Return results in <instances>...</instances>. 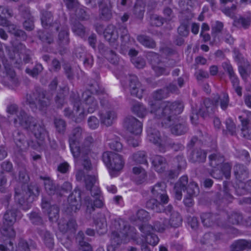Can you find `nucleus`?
<instances>
[{"label": "nucleus", "mask_w": 251, "mask_h": 251, "mask_svg": "<svg viewBox=\"0 0 251 251\" xmlns=\"http://www.w3.org/2000/svg\"><path fill=\"white\" fill-rule=\"evenodd\" d=\"M38 232L41 236L46 246L49 248H52L54 245L53 238L52 234L44 228L38 229Z\"/></svg>", "instance_id": "obj_32"}, {"label": "nucleus", "mask_w": 251, "mask_h": 251, "mask_svg": "<svg viewBox=\"0 0 251 251\" xmlns=\"http://www.w3.org/2000/svg\"><path fill=\"white\" fill-rule=\"evenodd\" d=\"M151 164L154 170L158 173H163L167 167L166 159L160 155H155L151 158Z\"/></svg>", "instance_id": "obj_24"}, {"label": "nucleus", "mask_w": 251, "mask_h": 251, "mask_svg": "<svg viewBox=\"0 0 251 251\" xmlns=\"http://www.w3.org/2000/svg\"><path fill=\"white\" fill-rule=\"evenodd\" d=\"M209 165L213 168H218L225 161L223 155L218 152L213 153L209 156Z\"/></svg>", "instance_id": "obj_34"}, {"label": "nucleus", "mask_w": 251, "mask_h": 251, "mask_svg": "<svg viewBox=\"0 0 251 251\" xmlns=\"http://www.w3.org/2000/svg\"><path fill=\"white\" fill-rule=\"evenodd\" d=\"M112 17L111 10L107 6H103L100 8V17L105 20H109Z\"/></svg>", "instance_id": "obj_59"}, {"label": "nucleus", "mask_w": 251, "mask_h": 251, "mask_svg": "<svg viewBox=\"0 0 251 251\" xmlns=\"http://www.w3.org/2000/svg\"><path fill=\"white\" fill-rule=\"evenodd\" d=\"M79 98L74 99V110L73 111L69 108L64 110V115L69 117H76V122H80L85 117V113L84 108H80Z\"/></svg>", "instance_id": "obj_17"}, {"label": "nucleus", "mask_w": 251, "mask_h": 251, "mask_svg": "<svg viewBox=\"0 0 251 251\" xmlns=\"http://www.w3.org/2000/svg\"><path fill=\"white\" fill-rule=\"evenodd\" d=\"M54 124L56 129L58 133H64L66 127V124L64 120L59 118H55L54 120Z\"/></svg>", "instance_id": "obj_53"}, {"label": "nucleus", "mask_w": 251, "mask_h": 251, "mask_svg": "<svg viewBox=\"0 0 251 251\" xmlns=\"http://www.w3.org/2000/svg\"><path fill=\"white\" fill-rule=\"evenodd\" d=\"M234 174L236 178L240 181L246 180L248 177V172L243 165L238 164L234 167Z\"/></svg>", "instance_id": "obj_33"}, {"label": "nucleus", "mask_w": 251, "mask_h": 251, "mask_svg": "<svg viewBox=\"0 0 251 251\" xmlns=\"http://www.w3.org/2000/svg\"><path fill=\"white\" fill-rule=\"evenodd\" d=\"M109 141L108 145L111 149L117 151H120L122 150L123 145L118 137H114L113 139H109Z\"/></svg>", "instance_id": "obj_50"}, {"label": "nucleus", "mask_w": 251, "mask_h": 251, "mask_svg": "<svg viewBox=\"0 0 251 251\" xmlns=\"http://www.w3.org/2000/svg\"><path fill=\"white\" fill-rule=\"evenodd\" d=\"M113 225L117 231L112 232L111 245L115 248L122 242L126 243L130 239L135 238V228L129 226L127 222L122 220H115Z\"/></svg>", "instance_id": "obj_2"}, {"label": "nucleus", "mask_w": 251, "mask_h": 251, "mask_svg": "<svg viewBox=\"0 0 251 251\" xmlns=\"http://www.w3.org/2000/svg\"><path fill=\"white\" fill-rule=\"evenodd\" d=\"M239 119L242 123V127L241 132L243 136L248 139H251V127L248 121L242 119V116H240Z\"/></svg>", "instance_id": "obj_41"}, {"label": "nucleus", "mask_w": 251, "mask_h": 251, "mask_svg": "<svg viewBox=\"0 0 251 251\" xmlns=\"http://www.w3.org/2000/svg\"><path fill=\"white\" fill-rule=\"evenodd\" d=\"M132 112L139 118H144L148 113L146 108L141 103L135 101L132 105Z\"/></svg>", "instance_id": "obj_31"}, {"label": "nucleus", "mask_w": 251, "mask_h": 251, "mask_svg": "<svg viewBox=\"0 0 251 251\" xmlns=\"http://www.w3.org/2000/svg\"><path fill=\"white\" fill-rule=\"evenodd\" d=\"M45 182V188L46 191L49 195L54 194L55 193H59V187L58 186L56 187L54 184L52 180H50V178H47L44 179Z\"/></svg>", "instance_id": "obj_43"}, {"label": "nucleus", "mask_w": 251, "mask_h": 251, "mask_svg": "<svg viewBox=\"0 0 251 251\" xmlns=\"http://www.w3.org/2000/svg\"><path fill=\"white\" fill-rule=\"evenodd\" d=\"M224 25L219 21H216L214 22L211 25V35L214 38L220 33H222Z\"/></svg>", "instance_id": "obj_47"}, {"label": "nucleus", "mask_w": 251, "mask_h": 251, "mask_svg": "<svg viewBox=\"0 0 251 251\" xmlns=\"http://www.w3.org/2000/svg\"><path fill=\"white\" fill-rule=\"evenodd\" d=\"M124 126L128 131L136 135L141 134L142 131V123L133 116L125 118Z\"/></svg>", "instance_id": "obj_16"}, {"label": "nucleus", "mask_w": 251, "mask_h": 251, "mask_svg": "<svg viewBox=\"0 0 251 251\" xmlns=\"http://www.w3.org/2000/svg\"><path fill=\"white\" fill-rule=\"evenodd\" d=\"M242 216L240 214L234 213L231 214L228 218V221L233 225H237L242 220Z\"/></svg>", "instance_id": "obj_63"}, {"label": "nucleus", "mask_w": 251, "mask_h": 251, "mask_svg": "<svg viewBox=\"0 0 251 251\" xmlns=\"http://www.w3.org/2000/svg\"><path fill=\"white\" fill-rule=\"evenodd\" d=\"M166 185L164 182H158L151 188L152 197L158 199L162 203H167L169 197L166 194Z\"/></svg>", "instance_id": "obj_18"}, {"label": "nucleus", "mask_w": 251, "mask_h": 251, "mask_svg": "<svg viewBox=\"0 0 251 251\" xmlns=\"http://www.w3.org/2000/svg\"><path fill=\"white\" fill-rule=\"evenodd\" d=\"M201 222L204 226L210 227L214 224L215 216L211 213H203L201 215Z\"/></svg>", "instance_id": "obj_44"}, {"label": "nucleus", "mask_w": 251, "mask_h": 251, "mask_svg": "<svg viewBox=\"0 0 251 251\" xmlns=\"http://www.w3.org/2000/svg\"><path fill=\"white\" fill-rule=\"evenodd\" d=\"M42 207L48 211V214L50 221L53 222L57 220L59 217V208L56 205H50L49 201L45 198L42 199Z\"/></svg>", "instance_id": "obj_22"}, {"label": "nucleus", "mask_w": 251, "mask_h": 251, "mask_svg": "<svg viewBox=\"0 0 251 251\" xmlns=\"http://www.w3.org/2000/svg\"><path fill=\"white\" fill-rule=\"evenodd\" d=\"M147 57L150 62L152 69L157 75H167L169 74L170 70L167 68L163 62L161 61L158 54L154 52H150L148 53Z\"/></svg>", "instance_id": "obj_13"}, {"label": "nucleus", "mask_w": 251, "mask_h": 251, "mask_svg": "<svg viewBox=\"0 0 251 251\" xmlns=\"http://www.w3.org/2000/svg\"><path fill=\"white\" fill-rule=\"evenodd\" d=\"M101 122L107 126H111L117 118V114L113 110H103L100 113Z\"/></svg>", "instance_id": "obj_23"}, {"label": "nucleus", "mask_w": 251, "mask_h": 251, "mask_svg": "<svg viewBox=\"0 0 251 251\" xmlns=\"http://www.w3.org/2000/svg\"><path fill=\"white\" fill-rule=\"evenodd\" d=\"M239 72L243 79H246L248 75V73L251 71V67L249 64L246 66H240L239 67Z\"/></svg>", "instance_id": "obj_62"}, {"label": "nucleus", "mask_w": 251, "mask_h": 251, "mask_svg": "<svg viewBox=\"0 0 251 251\" xmlns=\"http://www.w3.org/2000/svg\"><path fill=\"white\" fill-rule=\"evenodd\" d=\"M15 126H20L30 130L37 139L43 140L46 134L44 126L37 123V121L25 111H20L14 120Z\"/></svg>", "instance_id": "obj_3"}, {"label": "nucleus", "mask_w": 251, "mask_h": 251, "mask_svg": "<svg viewBox=\"0 0 251 251\" xmlns=\"http://www.w3.org/2000/svg\"><path fill=\"white\" fill-rule=\"evenodd\" d=\"M182 219L177 212L173 211L171 214L169 222H168L169 226L176 227L180 226L182 223Z\"/></svg>", "instance_id": "obj_40"}, {"label": "nucleus", "mask_w": 251, "mask_h": 251, "mask_svg": "<svg viewBox=\"0 0 251 251\" xmlns=\"http://www.w3.org/2000/svg\"><path fill=\"white\" fill-rule=\"evenodd\" d=\"M59 44L61 46L67 45L69 43L68 29L66 25H63L59 32Z\"/></svg>", "instance_id": "obj_39"}, {"label": "nucleus", "mask_w": 251, "mask_h": 251, "mask_svg": "<svg viewBox=\"0 0 251 251\" xmlns=\"http://www.w3.org/2000/svg\"><path fill=\"white\" fill-rule=\"evenodd\" d=\"M39 193V187L36 183H31L27 188L25 185H22L15 188V199L23 209L26 210Z\"/></svg>", "instance_id": "obj_4"}, {"label": "nucleus", "mask_w": 251, "mask_h": 251, "mask_svg": "<svg viewBox=\"0 0 251 251\" xmlns=\"http://www.w3.org/2000/svg\"><path fill=\"white\" fill-rule=\"evenodd\" d=\"M169 227L168 221L166 220L160 219V221H155L153 225V230L158 232H163L167 227Z\"/></svg>", "instance_id": "obj_52"}, {"label": "nucleus", "mask_w": 251, "mask_h": 251, "mask_svg": "<svg viewBox=\"0 0 251 251\" xmlns=\"http://www.w3.org/2000/svg\"><path fill=\"white\" fill-rule=\"evenodd\" d=\"M206 153L201 149L194 151L192 154L191 159L193 162H203L205 161Z\"/></svg>", "instance_id": "obj_37"}, {"label": "nucleus", "mask_w": 251, "mask_h": 251, "mask_svg": "<svg viewBox=\"0 0 251 251\" xmlns=\"http://www.w3.org/2000/svg\"><path fill=\"white\" fill-rule=\"evenodd\" d=\"M6 27L9 33L14 35L15 36L21 37L23 39L26 38L25 32L19 29L16 25L11 23L10 21Z\"/></svg>", "instance_id": "obj_38"}, {"label": "nucleus", "mask_w": 251, "mask_h": 251, "mask_svg": "<svg viewBox=\"0 0 251 251\" xmlns=\"http://www.w3.org/2000/svg\"><path fill=\"white\" fill-rule=\"evenodd\" d=\"M85 134V131L80 126L75 127L71 131L69 137L70 147L74 158H77L80 156L82 152L80 151V148L77 146L80 140Z\"/></svg>", "instance_id": "obj_10"}, {"label": "nucleus", "mask_w": 251, "mask_h": 251, "mask_svg": "<svg viewBox=\"0 0 251 251\" xmlns=\"http://www.w3.org/2000/svg\"><path fill=\"white\" fill-rule=\"evenodd\" d=\"M43 70V67L41 64H37L32 70L26 69L25 72L33 77L37 76Z\"/></svg>", "instance_id": "obj_60"}, {"label": "nucleus", "mask_w": 251, "mask_h": 251, "mask_svg": "<svg viewBox=\"0 0 251 251\" xmlns=\"http://www.w3.org/2000/svg\"><path fill=\"white\" fill-rule=\"evenodd\" d=\"M73 31L77 35L82 37L85 35V30L83 25L79 22H75L72 25Z\"/></svg>", "instance_id": "obj_54"}, {"label": "nucleus", "mask_w": 251, "mask_h": 251, "mask_svg": "<svg viewBox=\"0 0 251 251\" xmlns=\"http://www.w3.org/2000/svg\"><path fill=\"white\" fill-rule=\"evenodd\" d=\"M150 126L149 123L147 128L148 139L156 145L160 151L165 152L167 148L171 144L170 139L166 136H161L159 132L156 129Z\"/></svg>", "instance_id": "obj_8"}, {"label": "nucleus", "mask_w": 251, "mask_h": 251, "mask_svg": "<svg viewBox=\"0 0 251 251\" xmlns=\"http://www.w3.org/2000/svg\"><path fill=\"white\" fill-rule=\"evenodd\" d=\"M158 199L153 198L149 200L147 202V207L148 208L153 210L156 212H161L164 209V203H162L161 201L159 202L158 201Z\"/></svg>", "instance_id": "obj_36"}, {"label": "nucleus", "mask_w": 251, "mask_h": 251, "mask_svg": "<svg viewBox=\"0 0 251 251\" xmlns=\"http://www.w3.org/2000/svg\"><path fill=\"white\" fill-rule=\"evenodd\" d=\"M246 249H251V241L245 239L238 240L231 246V251H242Z\"/></svg>", "instance_id": "obj_30"}, {"label": "nucleus", "mask_w": 251, "mask_h": 251, "mask_svg": "<svg viewBox=\"0 0 251 251\" xmlns=\"http://www.w3.org/2000/svg\"><path fill=\"white\" fill-rule=\"evenodd\" d=\"M105 39L109 43L114 49H117L118 45L117 43L119 37L118 32L113 25H109L103 32Z\"/></svg>", "instance_id": "obj_20"}, {"label": "nucleus", "mask_w": 251, "mask_h": 251, "mask_svg": "<svg viewBox=\"0 0 251 251\" xmlns=\"http://www.w3.org/2000/svg\"><path fill=\"white\" fill-rule=\"evenodd\" d=\"M134 179L138 184H142L146 180L147 176L146 171L140 167H135L133 168Z\"/></svg>", "instance_id": "obj_29"}, {"label": "nucleus", "mask_w": 251, "mask_h": 251, "mask_svg": "<svg viewBox=\"0 0 251 251\" xmlns=\"http://www.w3.org/2000/svg\"><path fill=\"white\" fill-rule=\"evenodd\" d=\"M50 99L45 92H36L31 95H27L26 103L33 112L38 109L39 110H44L50 104Z\"/></svg>", "instance_id": "obj_7"}, {"label": "nucleus", "mask_w": 251, "mask_h": 251, "mask_svg": "<svg viewBox=\"0 0 251 251\" xmlns=\"http://www.w3.org/2000/svg\"><path fill=\"white\" fill-rule=\"evenodd\" d=\"M4 67L5 72H2V74L0 73V75L2 77V83L10 89H14L20 84L19 79L10 65L4 64Z\"/></svg>", "instance_id": "obj_12"}, {"label": "nucleus", "mask_w": 251, "mask_h": 251, "mask_svg": "<svg viewBox=\"0 0 251 251\" xmlns=\"http://www.w3.org/2000/svg\"><path fill=\"white\" fill-rule=\"evenodd\" d=\"M137 39L142 45L147 48L153 49L156 46L154 41L148 36L139 35Z\"/></svg>", "instance_id": "obj_42"}, {"label": "nucleus", "mask_w": 251, "mask_h": 251, "mask_svg": "<svg viewBox=\"0 0 251 251\" xmlns=\"http://www.w3.org/2000/svg\"><path fill=\"white\" fill-rule=\"evenodd\" d=\"M144 12L145 4L141 0H137L134 8V14L136 15V16L138 18H142L143 17Z\"/></svg>", "instance_id": "obj_48"}, {"label": "nucleus", "mask_w": 251, "mask_h": 251, "mask_svg": "<svg viewBox=\"0 0 251 251\" xmlns=\"http://www.w3.org/2000/svg\"><path fill=\"white\" fill-rule=\"evenodd\" d=\"M89 190L91 191L93 199L89 196L86 197L84 200V202L87 207V211L91 213L96 208H101L103 205V201L99 188L95 186Z\"/></svg>", "instance_id": "obj_11"}, {"label": "nucleus", "mask_w": 251, "mask_h": 251, "mask_svg": "<svg viewBox=\"0 0 251 251\" xmlns=\"http://www.w3.org/2000/svg\"><path fill=\"white\" fill-rule=\"evenodd\" d=\"M76 240L79 245L80 251H92V248L90 244L84 241V234L82 231L78 232Z\"/></svg>", "instance_id": "obj_35"}, {"label": "nucleus", "mask_w": 251, "mask_h": 251, "mask_svg": "<svg viewBox=\"0 0 251 251\" xmlns=\"http://www.w3.org/2000/svg\"><path fill=\"white\" fill-rule=\"evenodd\" d=\"M129 89L131 95L141 99L143 96V89L136 76L130 75L128 77Z\"/></svg>", "instance_id": "obj_19"}, {"label": "nucleus", "mask_w": 251, "mask_h": 251, "mask_svg": "<svg viewBox=\"0 0 251 251\" xmlns=\"http://www.w3.org/2000/svg\"><path fill=\"white\" fill-rule=\"evenodd\" d=\"M104 57L112 64L117 65L119 63V59L114 51L107 49L103 52Z\"/></svg>", "instance_id": "obj_45"}, {"label": "nucleus", "mask_w": 251, "mask_h": 251, "mask_svg": "<svg viewBox=\"0 0 251 251\" xmlns=\"http://www.w3.org/2000/svg\"><path fill=\"white\" fill-rule=\"evenodd\" d=\"M151 113L161 119V124L166 127H171L173 134L180 135L185 133L188 128L185 124L175 125L178 120L177 115L182 112L183 104L181 102H171L165 101L163 102H150Z\"/></svg>", "instance_id": "obj_1"}, {"label": "nucleus", "mask_w": 251, "mask_h": 251, "mask_svg": "<svg viewBox=\"0 0 251 251\" xmlns=\"http://www.w3.org/2000/svg\"><path fill=\"white\" fill-rule=\"evenodd\" d=\"M168 96L167 89H163L157 90L152 95L153 98L155 100H161L167 98Z\"/></svg>", "instance_id": "obj_58"}, {"label": "nucleus", "mask_w": 251, "mask_h": 251, "mask_svg": "<svg viewBox=\"0 0 251 251\" xmlns=\"http://www.w3.org/2000/svg\"><path fill=\"white\" fill-rule=\"evenodd\" d=\"M229 78L235 91L239 96L241 97L242 95V88L239 86V79L238 77L235 73L229 76Z\"/></svg>", "instance_id": "obj_46"}, {"label": "nucleus", "mask_w": 251, "mask_h": 251, "mask_svg": "<svg viewBox=\"0 0 251 251\" xmlns=\"http://www.w3.org/2000/svg\"><path fill=\"white\" fill-rule=\"evenodd\" d=\"M188 183V177L182 176L176 183L174 186L175 197L177 200H180L182 198V191L186 189V185Z\"/></svg>", "instance_id": "obj_27"}, {"label": "nucleus", "mask_w": 251, "mask_h": 251, "mask_svg": "<svg viewBox=\"0 0 251 251\" xmlns=\"http://www.w3.org/2000/svg\"><path fill=\"white\" fill-rule=\"evenodd\" d=\"M140 229L145 234V240L147 243L153 246L158 244L159 238L152 232L153 228L151 225H144L140 227Z\"/></svg>", "instance_id": "obj_21"}, {"label": "nucleus", "mask_w": 251, "mask_h": 251, "mask_svg": "<svg viewBox=\"0 0 251 251\" xmlns=\"http://www.w3.org/2000/svg\"><path fill=\"white\" fill-rule=\"evenodd\" d=\"M52 21V14L50 12H45L43 13L41 17V22L42 25L46 28L49 25H51Z\"/></svg>", "instance_id": "obj_55"}, {"label": "nucleus", "mask_w": 251, "mask_h": 251, "mask_svg": "<svg viewBox=\"0 0 251 251\" xmlns=\"http://www.w3.org/2000/svg\"><path fill=\"white\" fill-rule=\"evenodd\" d=\"M17 210L15 208L8 209L3 216V227L1 230L3 236L11 239L15 236V232L12 227L16 221Z\"/></svg>", "instance_id": "obj_9"}, {"label": "nucleus", "mask_w": 251, "mask_h": 251, "mask_svg": "<svg viewBox=\"0 0 251 251\" xmlns=\"http://www.w3.org/2000/svg\"><path fill=\"white\" fill-rule=\"evenodd\" d=\"M133 159L137 163L148 164L147 155L144 151H140L134 153Z\"/></svg>", "instance_id": "obj_51"}, {"label": "nucleus", "mask_w": 251, "mask_h": 251, "mask_svg": "<svg viewBox=\"0 0 251 251\" xmlns=\"http://www.w3.org/2000/svg\"><path fill=\"white\" fill-rule=\"evenodd\" d=\"M68 205L66 212L69 214L76 212L81 207V192L79 190H75L69 196Z\"/></svg>", "instance_id": "obj_15"}, {"label": "nucleus", "mask_w": 251, "mask_h": 251, "mask_svg": "<svg viewBox=\"0 0 251 251\" xmlns=\"http://www.w3.org/2000/svg\"><path fill=\"white\" fill-rule=\"evenodd\" d=\"M14 141L19 151H25L29 146V143L25 139V136L17 131L14 133Z\"/></svg>", "instance_id": "obj_25"}, {"label": "nucleus", "mask_w": 251, "mask_h": 251, "mask_svg": "<svg viewBox=\"0 0 251 251\" xmlns=\"http://www.w3.org/2000/svg\"><path fill=\"white\" fill-rule=\"evenodd\" d=\"M102 160L112 176L120 172L125 164L122 156L112 151L104 152L102 154Z\"/></svg>", "instance_id": "obj_6"}, {"label": "nucleus", "mask_w": 251, "mask_h": 251, "mask_svg": "<svg viewBox=\"0 0 251 251\" xmlns=\"http://www.w3.org/2000/svg\"><path fill=\"white\" fill-rule=\"evenodd\" d=\"M251 19L250 17L244 18L241 17L234 21V25L236 26L241 25L245 29L248 28L251 25Z\"/></svg>", "instance_id": "obj_49"}, {"label": "nucleus", "mask_w": 251, "mask_h": 251, "mask_svg": "<svg viewBox=\"0 0 251 251\" xmlns=\"http://www.w3.org/2000/svg\"><path fill=\"white\" fill-rule=\"evenodd\" d=\"M76 227L75 221L74 219H71L66 221L64 219L60 220L58 223V228L62 233H66L68 231H74Z\"/></svg>", "instance_id": "obj_28"}, {"label": "nucleus", "mask_w": 251, "mask_h": 251, "mask_svg": "<svg viewBox=\"0 0 251 251\" xmlns=\"http://www.w3.org/2000/svg\"><path fill=\"white\" fill-rule=\"evenodd\" d=\"M229 105V98L226 93H222L221 94H215L213 100L206 99L203 101L202 105L199 111L200 115L202 118H205L213 114L219 105L223 110H226Z\"/></svg>", "instance_id": "obj_5"}, {"label": "nucleus", "mask_w": 251, "mask_h": 251, "mask_svg": "<svg viewBox=\"0 0 251 251\" xmlns=\"http://www.w3.org/2000/svg\"><path fill=\"white\" fill-rule=\"evenodd\" d=\"M76 178L77 180H81L84 178L86 188L89 189L93 187L94 183L96 181V176H94L84 175V173L82 170H79L76 174Z\"/></svg>", "instance_id": "obj_26"}, {"label": "nucleus", "mask_w": 251, "mask_h": 251, "mask_svg": "<svg viewBox=\"0 0 251 251\" xmlns=\"http://www.w3.org/2000/svg\"><path fill=\"white\" fill-rule=\"evenodd\" d=\"M93 139L91 136H88L86 137L84 141L86 146L84 147L82 146L80 148V151L82 152V153H81L80 156L79 157H80L81 155L82 156L84 154H87L89 152L90 146V145L93 143Z\"/></svg>", "instance_id": "obj_56"}, {"label": "nucleus", "mask_w": 251, "mask_h": 251, "mask_svg": "<svg viewBox=\"0 0 251 251\" xmlns=\"http://www.w3.org/2000/svg\"><path fill=\"white\" fill-rule=\"evenodd\" d=\"M29 219L31 222L34 225H40L43 224V221L37 213H31L29 215Z\"/></svg>", "instance_id": "obj_61"}, {"label": "nucleus", "mask_w": 251, "mask_h": 251, "mask_svg": "<svg viewBox=\"0 0 251 251\" xmlns=\"http://www.w3.org/2000/svg\"><path fill=\"white\" fill-rule=\"evenodd\" d=\"M187 194L189 196H196L199 193V188L197 183L191 182L187 188Z\"/></svg>", "instance_id": "obj_57"}, {"label": "nucleus", "mask_w": 251, "mask_h": 251, "mask_svg": "<svg viewBox=\"0 0 251 251\" xmlns=\"http://www.w3.org/2000/svg\"><path fill=\"white\" fill-rule=\"evenodd\" d=\"M82 103L79 101L80 108H84L85 116L87 113L94 112L98 107V102L89 91H86L82 95Z\"/></svg>", "instance_id": "obj_14"}, {"label": "nucleus", "mask_w": 251, "mask_h": 251, "mask_svg": "<svg viewBox=\"0 0 251 251\" xmlns=\"http://www.w3.org/2000/svg\"><path fill=\"white\" fill-rule=\"evenodd\" d=\"M221 172L223 175H225L226 178H228L230 174L231 165L228 163H223L221 164Z\"/></svg>", "instance_id": "obj_64"}]
</instances>
